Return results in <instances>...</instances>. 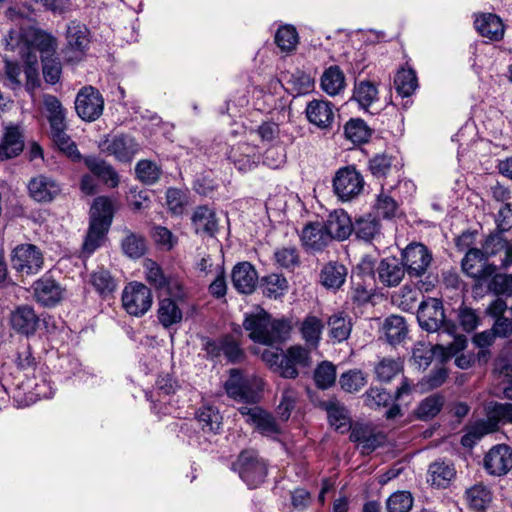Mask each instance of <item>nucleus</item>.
I'll return each instance as SVG.
<instances>
[{
	"label": "nucleus",
	"instance_id": "obj_10",
	"mask_svg": "<svg viewBox=\"0 0 512 512\" xmlns=\"http://www.w3.org/2000/svg\"><path fill=\"white\" fill-rule=\"evenodd\" d=\"M104 110V98L100 91L88 85L82 87L75 98V111L85 122H94L101 117Z\"/></svg>",
	"mask_w": 512,
	"mask_h": 512
},
{
	"label": "nucleus",
	"instance_id": "obj_20",
	"mask_svg": "<svg viewBox=\"0 0 512 512\" xmlns=\"http://www.w3.org/2000/svg\"><path fill=\"white\" fill-rule=\"evenodd\" d=\"M101 147L102 151L123 163H130L140 149L135 138L127 134H118L112 138H106Z\"/></svg>",
	"mask_w": 512,
	"mask_h": 512
},
{
	"label": "nucleus",
	"instance_id": "obj_49",
	"mask_svg": "<svg viewBox=\"0 0 512 512\" xmlns=\"http://www.w3.org/2000/svg\"><path fill=\"white\" fill-rule=\"evenodd\" d=\"M344 134L353 143L361 144L369 140L372 130L361 118H351L344 126Z\"/></svg>",
	"mask_w": 512,
	"mask_h": 512
},
{
	"label": "nucleus",
	"instance_id": "obj_16",
	"mask_svg": "<svg viewBox=\"0 0 512 512\" xmlns=\"http://www.w3.org/2000/svg\"><path fill=\"white\" fill-rule=\"evenodd\" d=\"M283 358V360H280L275 373L287 379L298 377V366L308 367L311 363L310 351L302 345L290 346L284 351Z\"/></svg>",
	"mask_w": 512,
	"mask_h": 512
},
{
	"label": "nucleus",
	"instance_id": "obj_34",
	"mask_svg": "<svg viewBox=\"0 0 512 512\" xmlns=\"http://www.w3.org/2000/svg\"><path fill=\"white\" fill-rule=\"evenodd\" d=\"M325 324L328 327V336L333 343L346 341L352 332V319L343 311H338L330 315Z\"/></svg>",
	"mask_w": 512,
	"mask_h": 512
},
{
	"label": "nucleus",
	"instance_id": "obj_64",
	"mask_svg": "<svg viewBox=\"0 0 512 512\" xmlns=\"http://www.w3.org/2000/svg\"><path fill=\"white\" fill-rule=\"evenodd\" d=\"M145 279L156 290H163L165 287L166 276L161 266L153 260H146L144 263Z\"/></svg>",
	"mask_w": 512,
	"mask_h": 512
},
{
	"label": "nucleus",
	"instance_id": "obj_40",
	"mask_svg": "<svg viewBox=\"0 0 512 512\" xmlns=\"http://www.w3.org/2000/svg\"><path fill=\"white\" fill-rule=\"evenodd\" d=\"M321 89L329 96L342 93L346 87L345 75L338 65L326 68L320 79Z\"/></svg>",
	"mask_w": 512,
	"mask_h": 512
},
{
	"label": "nucleus",
	"instance_id": "obj_25",
	"mask_svg": "<svg viewBox=\"0 0 512 512\" xmlns=\"http://www.w3.org/2000/svg\"><path fill=\"white\" fill-rule=\"evenodd\" d=\"M323 225L331 241H344L353 233V222L343 209L329 213Z\"/></svg>",
	"mask_w": 512,
	"mask_h": 512
},
{
	"label": "nucleus",
	"instance_id": "obj_31",
	"mask_svg": "<svg viewBox=\"0 0 512 512\" xmlns=\"http://www.w3.org/2000/svg\"><path fill=\"white\" fill-rule=\"evenodd\" d=\"M84 162L91 174L109 188H116L119 185L120 179L118 172L104 159L96 156H87Z\"/></svg>",
	"mask_w": 512,
	"mask_h": 512
},
{
	"label": "nucleus",
	"instance_id": "obj_57",
	"mask_svg": "<svg viewBox=\"0 0 512 512\" xmlns=\"http://www.w3.org/2000/svg\"><path fill=\"white\" fill-rule=\"evenodd\" d=\"M276 45L285 52L294 50L298 44V33L294 26L283 25L275 33Z\"/></svg>",
	"mask_w": 512,
	"mask_h": 512
},
{
	"label": "nucleus",
	"instance_id": "obj_15",
	"mask_svg": "<svg viewBox=\"0 0 512 512\" xmlns=\"http://www.w3.org/2000/svg\"><path fill=\"white\" fill-rule=\"evenodd\" d=\"M486 256L481 249H469L462 259V270L471 278L479 283L487 282L496 272L497 267L494 264L486 263Z\"/></svg>",
	"mask_w": 512,
	"mask_h": 512
},
{
	"label": "nucleus",
	"instance_id": "obj_63",
	"mask_svg": "<svg viewBox=\"0 0 512 512\" xmlns=\"http://www.w3.org/2000/svg\"><path fill=\"white\" fill-rule=\"evenodd\" d=\"M393 157L386 154H376L369 160L368 168L371 174L378 179L385 178L392 169Z\"/></svg>",
	"mask_w": 512,
	"mask_h": 512
},
{
	"label": "nucleus",
	"instance_id": "obj_13",
	"mask_svg": "<svg viewBox=\"0 0 512 512\" xmlns=\"http://www.w3.org/2000/svg\"><path fill=\"white\" fill-rule=\"evenodd\" d=\"M9 324L17 334L30 337L36 334L40 326V315L33 306L21 304L11 311Z\"/></svg>",
	"mask_w": 512,
	"mask_h": 512
},
{
	"label": "nucleus",
	"instance_id": "obj_12",
	"mask_svg": "<svg viewBox=\"0 0 512 512\" xmlns=\"http://www.w3.org/2000/svg\"><path fill=\"white\" fill-rule=\"evenodd\" d=\"M34 300L42 307L52 308L64 298L65 288L52 276L44 274L32 284Z\"/></svg>",
	"mask_w": 512,
	"mask_h": 512
},
{
	"label": "nucleus",
	"instance_id": "obj_62",
	"mask_svg": "<svg viewBox=\"0 0 512 512\" xmlns=\"http://www.w3.org/2000/svg\"><path fill=\"white\" fill-rule=\"evenodd\" d=\"M222 355L229 363H241L245 359V353L239 342L230 334L223 336Z\"/></svg>",
	"mask_w": 512,
	"mask_h": 512
},
{
	"label": "nucleus",
	"instance_id": "obj_18",
	"mask_svg": "<svg viewBox=\"0 0 512 512\" xmlns=\"http://www.w3.org/2000/svg\"><path fill=\"white\" fill-rule=\"evenodd\" d=\"M224 387L227 395L238 402L252 404L258 402L259 395L252 387L251 380L243 376L239 369L230 370Z\"/></svg>",
	"mask_w": 512,
	"mask_h": 512
},
{
	"label": "nucleus",
	"instance_id": "obj_36",
	"mask_svg": "<svg viewBox=\"0 0 512 512\" xmlns=\"http://www.w3.org/2000/svg\"><path fill=\"white\" fill-rule=\"evenodd\" d=\"M474 26L481 36L492 41H498L504 35L503 22L496 14L484 13L476 17Z\"/></svg>",
	"mask_w": 512,
	"mask_h": 512
},
{
	"label": "nucleus",
	"instance_id": "obj_38",
	"mask_svg": "<svg viewBox=\"0 0 512 512\" xmlns=\"http://www.w3.org/2000/svg\"><path fill=\"white\" fill-rule=\"evenodd\" d=\"M43 105L47 113V120L50 125V131L60 128H68L66 122L67 110L63 107L60 100L51 94L43 96Z\"/></svg>",
	"mask_w": 512,
	"mask_h": 512
},
{
	"label": "nucleus",
	"instance_id": "obj_8",
	"mask_svg": "<svg viewBox=\"0 0 512 512\" xmlns=\"http://www.w3.org/2000/svg\"><path fill=\"white\" fill-rule=\"evenodd\" d=\"M44 265V256L41 249L30 243L17 245L11 253V266L21 274L35 275Z\"/></svg>",
	"mask_w": 512,
	"mask_h": 512
},
{
	"label": "nucleus",
	"instance_id": "obj_53",
	"mask_svg": "<svg viewBox=\"0 0 512 512\" xmlns=\"http://www.w3.org/2000/svg\"><path fill=\"white\" fill-rule=\"evenodd\" d=\"M22 60L25 63V89L29 94L33 95L41 84L38 69V56L35 54H25V58H22Z\"/></svg>",
	"mask_w": 512,
	"mask_h": 512
},
{
	"label": "nucleus",
	"instance_id": "obj_44",
	"mask_svg": "<svg viewBox=\"0 0 512 512\" xmlns=\"http://www.w3.org/2000/svg\"><path fill=\"white\" fill-rule=\"evenodd\" d=\"M465 496L469 507L477 512L486 511L493 499L490 488L481 483L468 488Z\"/></svg>",
	"mask_w": 512,
	"mask_h": 512
},
{
	"label": "nucleus",
	"instance_id": "obj_27",
	"mask_svg": "<svg viewBox=\"0 0 512 512\" xmlns=\"http://www.w3.org/2000/svg\"><path fill=\"white\" fill-rule=\"evenodd\" d=\"M24 143V135L18 125L6 126L0 141V161L19 156L24 149Z\"/></svg>",
	"mask_w": 512,
	"mask_h": 512
},
{
	"label": "nucleus",
	"instance_id": "obj_22",
	"mask_svg": "<svg viewBox=\"0 0 512 512\" xmlns=\"http://www.w3.org/2000/svg\"><path fill=\"white\" fill-rule=\"evenodd\" d=\"M483 466L489 475H506L512 469V448L506 444L493 446L486 453Z\"/></svg>",
	"mask_w": 512,
	"mask_h": 512
},
{
	"label": "nucleus",
	"instance_id": "obj_42",
	"mask_svg": "<svg viewBox=\"0 0 512 512\" xmlns=\"http://www.w3.org/2000/svg\"><path fill=\"white\" fill-rule=\"evenodd\" d=\"M383 331L386 341L396 346L400 344L408 334V326L405 318L399 315H391L385 319Z\"/></svg>",
	"mask_w": 512,
	"mask_h": 512
},
{
	"label": "nucleus",
	"instance_id": "obj_30",
	"mask_svg": "<svg viewBox=\"0 0 512 512\" xmlns=\"http://www.w3.org/2000/svg\"><path fill=\"white\" fill-rule=\"evenodd\" d=\"M508 214H511L512 216L510 209H503L499 211V218L502 217L503 219L497 220V231L488 235L482 245L481 250L484 252L486 258L496 255L500 251L504 250L509 244V242L503 237V233L510 228L509 223L505 222V218Z\"/></svg>",
	"mask_w": 512,
	"mask_h": 512
},
{
	"label": "nucleus",
	"instance_id": "obj_46",
	"mask_svg": "<svg viewBox=\"0 0 512 512\" xmlns=\"http://www.w3.org/2000/svg\"><path fill=\"white\" fill-rule=\"evenodd\" d=\"M352 99L365 111L378 101V89L371 81L363 80L355 83Z\"/></svg>",
	"mask_w": 512,
	"mask_h": 512
},
{
	"label": "nucleus",
	"instance_id": "obj_1",
	"mask_svg": "<svg viewBox=\"0 0 512 512\" xmlns=\"http://www.w3.org/2000/svg\"><path fill=\"white\" fill-rule=\"evenodd\" d=\"M242 326L254 343L272 345L283 343L291 334L292 320L286 317L274 319L261 309L257 313L245 314Z\"/></svg>",
	"mask_w": 512,
	"mask_h": 512
},
{
	"label": "nucleus",
	"instance_id": "obj_50",
	"mask_svg": "<svg viewBox=\"0 0 512 512\" xmlns=\"http://www.w3.org/2000/svg\"><path fill=\"white\" fill-rule=\"evenodd\" d=\"M403 370V362L400 358H382L374 367L376 379L380 382H390Z\"/></svg>",
	"mask_w": 512,
	"mask_h": 512
},
{
	"label": "nucleus",
	"instance_id": "obj_33",
	"mask_svg": "<svg viewBox=\"0 0 512 512\" xmlns=\"http://www.w3.org/2000/svg\"><path fill=\"white\" fill-rule=\"evenodd\" d=\"M195 420L200 430L206 435H217L222 430L223 417L217 407L203 405L195 412Z\"/></svg>",
	"mask_w": 512,
	"mask_h": 512
},
{
	"label": "nucleus",
	"instance_id": "obj_4",
	"mask_svg": "<svg viewBox=\"0 0 512 512\" xmlns=\"http://www.w3.org/2000/svg\"><path fill=\"white\" fill-rule=\"evenodd\" d=\"M401 260L409 279L416 280L418 290L428 292L434 287L432 281H423L422 277L430 267L433 256L428 247L420 242H412L401 251Z\"/></svg>",
	"mask_w": 512,
	"mask_h": 512
},
{
	"label": "nucleus",
	"instance_id": "obj_59",
	"mask_svg": "<svg viewBox=\"0 0 512 512\" xmlns=\"http://www.w3.org/2000/svg\"><path fill=\"white\" fill-rule=\"evenodd\" d=\"M413 496L408 491L392 493L386 500L387 512H409L413 506Z\"/></svg>",
	"mask_w": 512,
	"mask_h": 512
},
{
	"label": "nucleus",
	"instance_id": "obj_17",
	"mask_svg": "<svg viewBox=\"0 0 512 512\" xmlns=\"http://www.w3.org/2000/svg\"><path fill=\"white\" fill-rule=\"evenodd\" d=\"M27 190L29 197L37 203H51L62 192L61 184L53 177L39 174L32 177Z\"/></svg>",
	"mask_w": 512,
	"mask_h": 512
},
{
	"label": "nucleus",
	"instance_id": "obj_52",
	"mask_svg": "<svg viewBox=\"0 0 512 512\" xmlns=\"http://www.w3.org/2000/svg\"><path fill=\"white\" fill-rule=\"evenodd\" d=\"M443 405L444 397L438 393L432 394L419 403L416 415L420 420H430L438 415Z\"/></svg>",
	"mask_w": 512,
	"mask_h": 512
},
{
	"label": "nucleus",
	"instance_id": "obj_11",
	"mask_svg": "<svg viewBox=\"0 0 512 512\" xmlns=\"http://www.w3.org/2000/svg\"><path fill=\"white\" fill-rule=\"evenodd\" d=\"M152 302V292L143 283L131 282L122 292L123 308L132 316H143L151 308Z\"/></svg>",
	"mask_w": 512,
	"mask_h": 512
},
{
	"label": "nucleus",
	"instance_id": "obj_43",
	"mask_svg": "<svg viewBox=\"0 0 512 512\" xmlns=\"http://www.w3.org/2000/svg\"><path fill=\"white\" fill-rule=\"evenodd\" d=\"M262 294L270 299H278L288 290V281L282 274L271 273L259 280Z\"/></svg>",
	"mask_w": 512,
	"mask_h": 512
},
{
	"label": "nucleus",
	"instance_id": "obj_6",
	"mask_svg": "<svg viewBox=\"0 0 512 512\" xmlns=\"http://www.w3.org/2000/svg\"><path fill=\"white\" fill-rule=\"evenodd\" d=\"M231 469L238 473L249 488H257L264 483L268 473L267 463L253 449L241 451Z\"/></svg>",
	"mask_w": 512,
	"mask_h": 512
},
{
	"label": "nucleus",
	"instance_id": "obj_41",
	"mask_svg": "<svg viewBox=\"0 0 512 512\" xmlns=\"http://www.w3.org/2000/svg\"><path fill=\"white\" fill-rule=\"evenodd\" d=\"M182 318V310L172 298L159 300L157 319L165 329H169L173 325L179 324L182 321Z\"/></svg>",
	"mask_w": 512,
	"mask_h": 512
},
{
	"label": "nucleus",
	"instance_id": "obj_39",
	"mask_svg": "<svg viewBox=\"0 0 512 512\" xmlns=\"http://www.w3.org/2000/svg\"><path fill=\"white\" fill-rule=\"evenodd\" d=\"M429 481L438 488H447L456 476L454 464L446 460H437L429 465Z\"/></svg>",
	"mask_w": 512,
	"mask_h": 512
},
{
	"label": "nucleus",
	"instance_id": "obj_61",
	"mask_svg": "<svg viewBox=\"0 0 512 512\" xmlns=\"http://www.w3.org/2000/svg\"><path fill=\"white\" fill-rule=\"evenodd\" d=\"M276 263L288 270H293L300 265L299 251L296 247H281L274 252Z\"/></svg>",
	"mask_w": 512,
	"mask_h": 512
},
{
	"label": "nucleus",
	"instance_id": "obj_26",
	"mask_svg": "<svg viewBox=\"0 0 512 512\" xmlns=\"http://www.w3.org/2000/svg\"><path fill=\"white\" fill-rule=\"evenodd\" d=\"M191 225L197 235L214 237L218 232V219L208 205L197 206L191 216Z\"/></svg>",
	"mask_w": 512,
	"mask_h": 512
},
{
	"label": "nucleus",
	"instance_id": "obj_3",
	"mask_svg": "<svg viewBox=\"0 0 512 512\" xmlns=\"http://www.w3.org/2000/svg\"><path fill=\"white\" fill-rule=\"evenodd\" d=\"M114 217L112 200L107 196L96 197L90 209L89 227L82 245L86 256L93 254L104 242Z\"/></svg>",
	"mask_w": 512,
	"mask_h": 512
},
{
	"label": "nucleus",
	"instance_id": "obj_55",
	"mask_svg": "<svg viewBox=\"0 0 512 512\" xmlns=\"http://www.w3.org/2000/svg\"><path fill=\"white\" fill-rule=\"evenodd\" d=\"M135 173L142 183L152 185L159 180L162 170L151 160H139L135 166Z\"/></svg>",
	"mask_w": 512,
	"mask_h": 512
},
{
	"label": "nucleus",
	"instance_id": "obj_45",
	"mask_svg": "<svg viewBox=\"0 0 512 512\" xmlns=\"http://www.w3.org/2000/svg\"><path fill=\"white\" fill-rule=\"evenodd\" d=\"M67 128L50 131L51 139L57 149L73 162H80L82 155L76 143L66 133Z\"/></svg>",
	"mask_w": 512,
	"mask_h": 512
},
{
	"label": "nucleus",
	"instance_id": "obj_29",
	"mask_svg": "<svg viewBox=\"0 0 512 512\" xmlns=\"http://www.w3.org/2000/svg\"><path fill=\"white\" fill-rule=\"evenodd\" d=\"M325 322L314 314H307L299 324V333L309 351L317 349L322 340Z\"/></svg>",
	"mask_w": 512,
	"mask_h": 512
},
{
	"label": "nucleus",
	"instance_id": "obj_48",
	"mask_svg": "<svg viewBox=\"0 0 512 512\" xmlns=\"http://www.w3.org/2000/svg\"><path fill=\"white\" fill-rule=\"evenodd\" d=\"M15 364L19 370H22L26 373H35L40 365V358L34 355V350L30 343L25 342L19 345L16 357Z\"/></svg>",
	"mask_w": 512,
	"mask_h": 512
},
{
	"label": "nucleus",
	"instance_id": "obj_32",
	"mask_svg": "<svg viewBox=\"0 0 512 512\" xmlns=\"http://www.w3.org/2000/svg\"><path fill=\"white\" fill-rule=\"evenodd\" d=\"M379 280L388 287H395L403 280L406 270L401 259L387 257L377 267Z\"/></svg>",
	"mask_w": 512,
	"mask_h": 512
},
{
	"label": "nucleus",
	"instance_id": "obj_7",
	"mask_svg": "<svg viewBox=\"0 0 512 512\" xmlns=\"http://www.w3.org/2000/svg\"><path fill=\"white\" fill-rule=\"evenodd\" d=\"M90 43V31L86 25L71 21L66 29V45L63 57L66 62L77 63L86 55Z\"/></svg>",
	"mask_w": 512,
	"mask_h": 512
},
{
	"label": "nucleus",
	"instance_id": "obj_37",
	"mask_svg": "<svg viewBox=\"0 0 512 512\" xmlns=\"http://www.w3.org/2000/svg\"><path fill=\"white\" fill-rule=\"evenodd\" d=\"M347 273V268L343 264L330 261L321 269L320 283L326 289L337 291L344 285Z\"/></svg>",
	"mask_w": 512,
	"mask_h": 512
},
{
	"label": "nucleus",
	"instance_id": "obj_21",
	"mask_svg": "<svg viewBox=\"0 0 512 512\" xmlns=\"http://www.w3.org/2000/svg\"><path fill=\"white\" fill-rule=\"evenodd\" d=\"M227 159L233 163L238 171L246 173L259 165L261 154L257 146L240 142L230 148Z\"/></svg>",
	"mask_w": 512,
	"mask_h": 512
},
{
	"label": "nucleus",
	"instance_id": "obj_51",
	"mask_svg": "<svg viewBox=\"0 0 512 512\" xmlns=\"http://www.w3.org/2000/svg\"><path fill=\"white\" fill-rule=\"evenodd\" d=\"M90 283L102 297L112 294L117 287L116 280L108 270L99 269L90 275Z\"/></svg>",
	"mask_w": 512,
	"mask_h": 512
},
{
	"label": "nucleus",
	"instance_id": "obj_5",
	"mask_svg": "<svg viewBox=\"0 0 512 512\" xmlns=\"http://www.w3.org/2000/svg\"><path fill=\"white\" fill-rule=\"evenodd\" d=\"M21 58L25 54H40V58L54 56L58 47L57 38L50 32L34 26L22 28L17 42Z\"/></svg>",
	"mask_w": 512,
	"mask_h": 512
},
{
	"label": "nucleus",
	"instance_id": "obj_9",
	"mask_svg": "<svg viewBox=\"0 0 512 512\" xmlns=\"http://www.w3.org/2000/svg\"><path fill=\"white\" fill-rule=\"evenodd\" d=\"M364 188V179L355 167L340 168L333 178V191L339 200L351 201L358 197Z\"/></svg>",
	"mask_w": 512,
	"mask_h": 512
},
{
	"label": "nucleus",
	"instance_id": "obj_47",
	"mask_svg": "<svg viewBox=\"0 0 512 512\" xmlns=\"http://www.w3.org/2000/svg\"><path fill=\"white\" fill-rule=\"evenodd\" d=\"M394 85L400 96H411L418 88L416 72L412 68L399 69L394 78Z\"/></svg>",
	"mask_w": 512,
	"mask_h": 512
},
{
	"label": "nucleus",
	"instance_id": "obj_19",
	"mask_svg": "<svg viewBox=\"0 0 512 512\" xmlns=\"http://www.w3.org/2000/svg\"><path fill=\"white\" fill-rule=\"evenodd\" d=\"M305 114L308 122L324 133L332 130L335 120V107L330 101L324 99L309 101L305 108Z\"/></svg>",
	"mask_w": 512,
	"mask_h": 512
},
{
	"label": "nucleus",
	"instance_id": "obj_56",
	"mask_svg": "<svg viewBox=\"0 0 512 512\" xmlns=\"http://www.w3.org/2000/svg\"><path fill=\"white\" fill-rule=\"evenodd\" d=\"M328 421L336 431L345 433L352 430L351 421L345 408L335 404L327 407Z\"/></svg>",
	"mask_w": 512,
	"mask_h": 512
},
{
	"label": "nucleus",
	"instance_id": "obj_54",
	"mask_svg": "<svg viewBox=\"0 0 512 512\" xmlns=\"http://www.w3.org/2000/svg\"><path fill=\"white\" fill-rule=\"evenodd\" d=\"M339 384L348 393H355L367 384V378L360 369H350L340 375Z\"/></svg>",
	"mask_w": 512,
	"mask_h": 512
},
{
	"label": "nucleus",
	"instance_id": "obj_60",
	"mask_svg": "<svg viewBox=\"0 0 512 512\" xmlns=\"http://www.w3.org/2000/svg\"><path fill=\"white\" fill-rule=\"evenodd\" d=\"M121 247L124 254L133 259L142 257L146 251L144 237L132 232L122 240Z\"/></svg>",
	"mask_w": 512,
	"mask_h": 512
},
{
	"label": "nucleus",
	"instance_id": "obj_24",
	"mask_svg": "<svg viewBox=\"0 0 512 512\" xmlns=\"http://www.w3.org/2000/svg\"><path fill=\"white\" fill-rule=\"evenodd\" d=\"M258 280L257 270L250 262H239L231 271V282L238 293L246 295L253 293Z\"/></svg>",
	"mask_w": 512,
	"mask_h": 512
},
{
	"label": "nucleus",
	"instance_id": "obj_35",
	"mask_svg": "<svg viewBox=\"0 0 512 512\" xmlns=\"http://www.w3.org/2000/svg\"><path fill=\"white\" fill-rule=\"evenodd\" d=\"M382 225L379 218L371 213L365 214L353 222V232L358 239L372 242L381 236Z\"/></svg>",
	"mask_w": 512,
	"mask_h": 512
},
{
	"label": "nucleus",
	"instance_id": "obj_58",
	"mask_svg": "<svg viewBox=\"0 0 512 512\" xmlns=\"http://www.w3.org/2000/svg\"><path fill=\"white\" fill-rule=\"evenodd\" d=\"M314 381L320 389L330 388L336 381V367L329 361L321 362L314 371Z\"/></svg>",
	"mask_w": 512,
	"mask_h": 512
},
{
	"label": "nucleus",
	"instance_id": "obj_28",
	"mask_svg": "<svg viewBox=\"0 0 512 512\" xmlns=\"http://www.w3.org/2000/svg\"><path fill=\"white\" fill-rule=\"evenodd\" d=\"M302 245L306 250L319 252L324 250L332 241L322 223L306 224L300 234Z\"/></svg>",
	"mask_w": 512,
	"mask_h": 512
},
{
	"label": "nucleus",
	"instance_id": "obj_23",
	"mask_svg": "<svg viewBox=\"0 0 512 512\" xmlns=\"http://www.w3.org/2000/svg\"><path fill=\"white\" fill-rule=\"evenodd\" d=\"M350 440L361 448L362 454L368 455L383 446L387 437L383 432L375 430L370 425L355 424L350 433Z\"/></svg>",
	"mask_w": 512,
	"mask_h": 512
},
{
	"label": "nucleus",
	"instance_id": "obj_14",
	"mask_svg": "<svg viewBox=\"0 0 512 512\" xmlns=\"http://www.w3.org/2000/svg\"><path fill=\"white\" fill-rule=\"evenodd\" d=\"M239 413L245 417V421L254 426L263 436L275 438L281 433V428L272 414L259 406H241Z\"/></svg>",
	"mask_w": 512,
	"mask_h": 512
},
{
	"label": "nucleus",
	"instance_id": "obj_2",
	"mask_svg": "<svg viewBox=\"0 0 512 512\" xmlns=\"http://www.w3.org/2000/svg\"><path fill=\"white\" fill-rule=\"evenodd\" d=\"M417 320L420 327L427 332L443 329L444 332L454 336L453 342L447 346L450 353L455 354L465 349L467 339L463 335H455L457 327L453 322L445 320L443 303L440 299L423 300L418 306Z\"/></svg>",
	"mask_w": 512,
	"mask_h": 512
}]
</instances>
